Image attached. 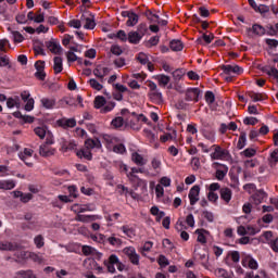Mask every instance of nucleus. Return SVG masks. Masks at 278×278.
<instances>
[{
	"label": "nucleus",
	"instance_id": "obj_14",
	"mask_svg": "<svg viewBox=\"0 0 278 278\" xmlns=\"http://www.w3.org/2000/svg\"><path fill=\"white\" fill-rule=\"evenodd\" d=\"M31 155H34V150H31L29 148H25L23 152L18 153L20 160H22V162L25 163L26 166H29V168H31V166H34V163L27 162V157H31Z\"/></svg>",
	"mask_w": 278,
	"mask_h": 278
},
{
	"label": "nucleus",
	"instance_id": "obj_26",
	"mask_svg": "<svg viewBox=\"0 0 278 278\" xmlns=\"http://www.w3.org/2000/svg\"><path fill=\"white\" fill-rule=\"evenodd\" d=\"M76 155L80 160H83V157H84V160H88V162L92 161V152H90L89 149H87V150H84V149L78 150V151H76Z\"/></svg>",
	"mask_w": 278,
	"mask_h": 278
},
{
	"label": "nucleus",
	"instance_id": "obj_49",
	"mask_svg": "<svg viewBox=\"0 0 278 278\" xmlns=\"http://www.w3.org/2000/svg\"><path fill=\"white\" fill-rule=\"evenodd\" d=\"M89 85H90V87H91L93 90H98V91L103 90V85H101L100 83H98V80L94 79V78L89 79Z\"/></svg>",
	"mask_w": 278,
	"mask_h": 278
},
{
	"label": "nucleus",
	"instance_id": "obj_19",
	"mask_svg": "<svg viewBox=\"0 0 278 278\" xmlns=\"http://www.w3.org/2000/svg\"><path fill=\"white\" fill-rule=\"evenodd\" d=\"M219 194H220V199L225 201V203H229L231 201V197L233 192L231 191V189L225 187L219 189Z\"/></svg>",
	"mask_w": 278,
	"mask_h": 278
},
{
	"label": "nucleus",
	"instance_id": "obj_58",
	"mask_svg": "<svg viewBox=\"0 0 278 278\" xmlns=\"http://www.w3.org/2000/svg\"><path fill=\"white\" fill-rule=\"evenodd\" d=\"M68 27H74V29H81V18L80 20H71L68 22Z\"/></svg>",
	"mask_w": 278,
	"mask_h": 278
},
{
	"label": "nucleus",
	"instance_id": "obj_24",
	"mask_svg": "<svg viewBox=\"0 0 278 278\" xmlns=\"http://www.w3.org/2000/svg\"><path fill=\"white\" fill-rule=\"evenodd\" d=\"M248 97H250V99H252V101H254L255 103H257V101H266V99H268L266 93H257L254 91L248 92Z\"/></svg>",
	"mask_w": 278,
	"mask_h": 278
},
{
	"label": "nucleus",
	"instance_id": "obj_22",
	"mask_svg": "<svg viewBox=\"0 0 278 278\" xmlns=\"http://www.w3.org/2000/svg\"><path fill=\"white\" fill-rule=\"evenodd\" d=\"M86 149H101V141L99 139H86L85 141Z\"/></svg>",
	"mask_w": 278,
	"mask_h": 278
},
{
	"label": "nucleus",
	"instance_id": "obj_35",
	"mask_svg": "<svg viewBox=\"0 0 278 278\" xmlns=\"http://www.w3.org/2000/svg\"><path fill=\"white\" fill-rule=\"evenodd\" d=\"M106 242L111 244V247H121V244H123V240L116 237V235L106 238Z\"/></svg>",
	"mask_w": 278,
	"mask_h": 278
},
{
	"label": "nucleus",
	"instance_id": "obj_31",
	"mask_svg": "<svg viewBox=\"0 0 278 278\" xmlns=\"http://www.w3.org/2000/svg\"><path fill=\"white\" fill-rule=\"evenodd\" d=\"M262 71L268 75V77H274V79H278V70L271 66H264Z\"/></svg>",
	"mask_w": 278,
	"mask_h": 278
},
{
	"label": "nucleus",
	"instance_id": "obj_36",
	"mask_svg": "<svg viewBox=\"0 0 278 278\" xmlns=\"http://www.w3.org/2000/svg\"><path fill=\"white\" fill-rule=\"evenodd\" d=\"M138 21H140V17L138 14L132 12V14L128 17L126 25L127 27H135V25H138Z\"/></svg>",
	"mask_w": 278,
	"mask_h": 278
},
{
	"label": "nucleus",
	"instance_id": "obj_62",
	"mask_svg": "<svg viewBox=\"0 0 278 278\" xmlns=\"http://www.w3.org/2000/svg\"><path fill=\"white\" fill-rule=\"evenodd\" d=\"M21 249V248H20ZM15 250V256L17 257V260H27V252L24 250Z\"/></svg>",
	"mask_w": 278,
	"mask_h": 278
},
{
	"label": "nucleus",
	"instance_id": "obj_48",
	"mask_svg": "<svg viewBox=\"0 0 278 278\" xmlns=\"http://www.w3.org/2000/svg\"><path fill=\"white\" fill-rule=\"evenodd\" d=\"M257 154V150L253 148H247L243 152H241V155H244V157H255Z\"/></svg>",
	"mask_w": 278,
	"mask_h": 278
},
{
	"label": "nucleus",
	"instance_id": "obj_40",
	"mask_svg": "<svg viewBox=\"0 0 278 278\" xmlns=\"http://www.w3.org/2000/svg\"><path fill=\"white\" fill-rule=\"evenodd\" d=\"M136 31L141 38H144V36H147V33L149 31V26L147 25V23H141L138 25Z\"/></svg>",
	"mask_w": 278,
	"mask_h": 278
},
{
	"label": "nucleus",
	"instance_id": "obj_21",
	"mask_svg": "<svg viewBox=\"0 0 278 278\" xmlns=\"http://www.w3.org/2000/svg\"><path fill=\"white\" fill-rule=\"evenodd\" d=\"M127 238H136V228H134L131 225H124L119 228Z\"/></svg>",
	"mask_w": 278,
	"mask_h": 278
},
{
	"label": "nucleus",
	"instance_id": "obj_37",
	"mask_svg": "<svg viewBox=\"0 0 278 278\" xmlns=\"http://www.w3.org/2000/svg\"><path fill=\"white\" fill-rule=\"evenodd\" d=\"M195 233H198V242L201 244L207 243V238H205V233H208L205 229H197Z\"/></svg>",
	"mask_w": 278,
	"mask_h": 278
},
{
	"label": "nucleus",
	"instance_id": "obj_63",
	"mask_svg": "<svg viewBox=\"0 0 278 278\" xmlns=\"http://www.w3.org/2000/svg\"><path fill=\"white\" fill-rule=\"evenodd\" d=\"M113 151H114V153L123 154V153H125V151H127V149L125 148V144L119 143V144L114 146Z\"/></svg>",
	"mask_w": 278,
	"mask_h": 278
},
{
	"label": "nucleus",
	"instance_id": "obj_10",
	"mask_svg": "<svg viewBox=\"0 0 278 278\" xmlns=\"http://www.w3.org/2000/svg\"><path fill=\"white\" fill-rule=\"evenodd\" d=\"M58 125L63 129H73V127H77V119H75L74 117L72 118L63 117L61 119H58Z\"/></svg>",
	"mask_w": 278,
	"mask_h": 278
},
{
	"label": "nucleus",
	"instance_id": "obj_2",
	"mask_svg": "<svg viewBox=\"0 0 278 278\" xmlns=\"http://www.w3.org/2000/svg\"><path fill=\"white\" fill-rule=\"evenodd\" d=\"M138 173H144V167H131L130 172L127 174V178L131 184H135L137 188H147V185H143L144 180L140 179V177L136 175Z\"/></svg>",
	"mask_w": 278,
	"mask_h": 278
},
{
	"label": "nucleus",
	"instance_id": "obj_15",
	"mask_svg": "<svg viewBox=\"0 0 278 278\" xmlns=\"http://www.w3.org/2000/svg\"><path fill=\"white\" fill-rule=\"evenodd\" d=\"M55 148H51L45 143L39 147V155L41 157H51V155H55Z\"/></svg>",
	"mask_w": 278,
	"mask_h": 278
},
{
	"label": "nucleus",
	"instance_id": "obj_61",
	"mask_svg": "<svg viewBox=\"0 0 278 278\" xmlns=\"http://www.w3.org/2000/svg\"><path fill=\"white\" fill-rule=\"evenodd\" d=\"M267 244H269V247H270L271 251H274V253H278V237L276 239L267 242Z\"/></svg>",
	"mask_w": 278,
	"mask_h": 278
},
{
	"label": "nucleus",
	"instance_id": "obj_56",
	"mask_svg": "<svg viewBox=\"0 0 278 278\" xmlns=\"http://www.w3.org/2000/svg\"><path fill=\"white\" fill-rule=\"evenodd\" d=\"M159 83L161 86H168L170 84V78L164 74L159 76Z\"/></svg>",
	"mask_w": 278,
	"mask_h": 278
},
{
	"label": "nucleus",
	"instance_id": "obj_4",
	"mask_svg": "<svg viewBox=\"0 0 278 278\" xmlns=\"http://www.w3.org/2000/svg\"><path fill=\"white\" fill-rule=\"evenodd\" d=\"M124 255H127L129 262L134 264V266L140 265V255L136 252V248L126 247L123 249Z\"/></svg>",
	"mask_w": 278,
	"mask_h": 278
},
{
	"label": "nucleus",
	"instance_id": "obj_13",
	"mask_svg": "<svg viewBox=\"0 0 278 278\" xmlns=\"http://www.w3.org/2000/svg\"><path fill=\"white\" fill-rule=\"evenodd\" d=\"M21 245L16 242L0 241V251H18Z\"/></svg>",
	"mask_w": 278,
	"mask_h": 278
},
{
	"label": "nucleus",
	"instance_id": "obj_32",
	"mask_svg": "<svg viewBox=\"0 0 278 278\" xmlns=\"http://www.w3.org/2000/svg\"><path fill=\"white\" fill-rule=\"evenodd\" d=\"M149 98L151 99V101H154V103H162L163 101L162 93L159 89H156L155 91H150Z\"/></svg>",
	"mask_w": 278,
	"mask_h": 278
},
{
	"label": "nucleus",
	"instance_id": "obj_44",
	"mask_svg": "<svg viewBox=\"0 0 278 278\" xmlns=\"http://www.w3.org/2000/svg\"><path fill=\"white\" fill-rule=\"evenodd\" d=\"M157 264H159V266H161V268H166V266H168L170 264V262L168 261V258L166 256H164V254H161L157 257Z\"/></svg>",
	"mask_w": 278,
	"mask_h": 278
},
{
	"label": "nucleus",
	"instance_id": "obj_45",
	"mask_svg": "<svg viewBox=\"0 0 278 278\" xmlns=\"http://www.w3.org/2000/svg\"><path fill=\"white\" fill-rule=\"evenodd\" d=\"M83 254L88 255H94L97 253V249L90 247V245H83L81 247Z\"/></svg>",
	"mask_w": 278,
	"mask_h": 278
},
{
	"label": "nucleus",
	"instance_id": "obj_6",
	"mask_svg": "<svg viewBox=\"0 0 278 278\" xmlns=\"http://www.w3.org/2000/svg\"><path fill=\"white\" fill-rule=\"evenodd\" d=\"M213 166H214V168H217L215 172L216 180L223 181V179H225V177H227V173H229V167L227 165L218 163V162L213 163Z\"/></svg>",
	"mask_w": 278,
	"mask_h": 278
},
{
	"label": "nucleus",
	"instance_id": "obj_30",
	"mask_svg": "<svg viewBox=\"0 0 278 278\" xmlns=\"http://www.w3.org/2000/svg\"><path fill=\"white\" fill-rule=\"evenodd\" d=\"M169 49H172V51H184V42H181V40L179 39H173L169 42Z\"/></svg>",
	"mask_w": 278,
	"mask_h": 278
},
{
	"label": "nucleus",
	"instance_id": "obj_64",
	"mask_svg": "<svg viewBox=\"0 0 278 278\" xmlns=\"http://www.w3.org/2000/svg\"><path fill=\"white\" fill-rule=\"evenodd\" d=\"M12 36L15 42H23V40H25V37H23V35L18 33V30L13 31Z\"/></svg>",
	"mask_w": 278,
	"mask_h": 278
},
{
	"label": "nucleus",
	"instance_id": "obj_8",
	"mask_svg": "<svg viewBox=\"0 0 278 278\" xmlns=\"http://www.w3.org/2000/svg\"><path fill=\"white\" fill-rule=\"evenodd\" d=\"M225 75H242L244 70L238 65H222L220 66Z\"/></svg>",
	"mask_w": 278,
	"mask_h": 278
},
{
	"label": "nucleus",
	"instance_id": "obj_59",
	"mask_svg": "<svg viewBox=\"0 0 278 278\" xmlns=\"http://www.w3.org/2000/svg\"><path fill=\"white\" fill-rule=\"evenodd\" d=\"M266 45L268 46L269 49H277L278 47V40L277 39H270L267 38L265 39Z\"/></svg>",
	"mask_w": 278,
	"mask_h": 278
},
{
	"label": "nucleus",
	"instance_id": "obj_54",
	"mask_svg": "<svg viewBox=\"0 0 278 278\" xmlns=\"http://www.w3.org/2000/svg\"><path fill=\"white\" fill-rule=\"evenodd\" d=\"M256 12L262 15L268 14V12H270V7L266 4H260L258 8L256 9Z\"/></svg>",
	"mask_w": 278,
	"mask_h": 278
},
{
	"label": "nucleus",
	"instance_id": "obj_51",
	"mask_svg": "<svg viewBox=\"0 0 278 278\" xmlns=\"http://www.w3.org/2000/svg\"><path fill=\"white\" fill-rule=\"evenodd\" d=\"M116 108L115 102H109L108 104H104V106L101 109L102 114H108V112H112Z\"/></svg>",
	"mask_w": 278,
	"mask_h": 278
},
{
	"label": "nucleus",
	"instance_id": "obj_41",
	"mask_svg": "<svg viewBox=\"0 0 278 278\" xmlns=\"http://www.w3.org/2000/svg\"><path fill=\"white\" fill-rule=\"evenodd\" d=\"M136 60L137 62H139V64H142L143 66L149 64V55H147V53L144 52H139L136 55Z\"/></svg>",
	"mask_w": 278,
	"mask_h": 278
},
{
	"label": "nucleus",
	"instance_id": "obj_11",
	"mask_svg": "<svg viewBox=\"0 0 278 278\" xmlns=\"http://www.w3.org/2000/svg\"><path fill=\"white\" fill-rule=\"evenodd\" d=\"M46 47L54 55H62V46H60V42L55 40L46 41Z\"/></svg>",
	"mask_w": 278,
	"mask_h": 278
},
{
	"label": "nucleus",
	"instance_id": "obj_50",
	"mask_svg": "<svg viewBox=\"0 0 278 278\" xmlns=\"http://www.w3.org/2000/svg\"><path fill=\"white\" fill-rule=\"evenodd\" d=\"M204 99H205L206 103H208V105H212V103H214V101H216V96H214V92H212V91H206L204 94Z\"/></svg>",
	"mask_w": 278,
	"mask_h": 278
},
{
	"label": "nucleus",
	"instance_id": "obj_18",
	"mask_svg": "<svg viewBox=\"0 0 278 278\" xmlns=\"http://www.w3.org/2000/svg\"><path fill=\"white\" fill-rule=\"evenodd\" d=\"M93 75L103 81V78L106 77V75H110V68L99 65L93 70Z\"/></svg>",
	"mask_w": 278,
	"mask_h": 278
},
{
	"label": "nucleus",
	"instance_id": "obj_28",
	"mask_svg": "<svg viewBox=\"0 0 278 278\" xmlns=\"http://www.w3.org/2000/svg\"><path fill=\"white\" fill-rule=\"evenodd\" d=\"M16 182L14 180H0V190H14Z\"/></svg>",
	"mask_w": 278,
	"mask_h": 278
},
{
	"label": "nucleus",
	"instance_id": "obj_7",
	"mask_svg": "<svg viewBox=\"0 0 278 278\" xmlns=\"http://www.w3.org/2000/svg\"><path fill=\"white\" fill-rule=\"evenodd\" d=\"M200 96H201V89L190 87L186 90L185 100L194 101V103H199Z\"/></svg>",
	"mask_w": 278,
	"mask_h": 278
},
{
	"label": "nucleus",
	"instance_id": "obj_20",
	"mask_svg": "<svg viewBox=\"0 0 278 278\" xmlns=\"http://www.w3.org/2000/svg\"><path fill=\"white\" fill-rule=\"evenodd\" d=\"M140 40H142V37L137 30H131L128 33V42H130V45H140Z\"/></svg>",
	"mask_w": 278,
	"mask_h": 278
},
{
	"label": "nucleus",
	"instance_id": "obj_25",
	"mask_svg": "<svg viewBox=\"0 0 278 278\" xmlns=\"http://www.w3.org/2000/svg\"><path fill=\"white\" fill-rule=\"evenodd\" d=\"M40 102L46 110H53L55 108V99L53 98H42Z\"/></svg>",
	"mask_w": 278,
	"mask_h": 278
},
{
	"label": "nucleus",
	"instance_id": "obj_52",
	"mask_svg": "<svg viewBox=\"0 0 278 278\" xmlns=\"http://www.w3.org/2000/svg\"><path fill=\"white\" fill-rule=\"evenodd\" d=\"M34 131L41 140L47 136V129L45 127H36Z\"/></svg>",
	"mask_w": 278,
	"mask_h": 278
},
{
	"label": "nucleus",
	"instance_id": "obj_27",
	"mask_svg": "<svg viewBox=\"0 0 278 278\" xmlns=\"http://www.w3.org/2000/svg\"><path fill=\"white\" fill-rule=\"evenodd\" d=\"M131 160L137 166H144L147 164V160L138 152L132 153Z\"/></svg>",
	"mask_w": 278,
	"mask_h": 278
},
{
	"label": "nucleus",
	"instance_id": "obj_55",
	"mask_svg": "<svg viewBox=\"0 0 278 278\" xmlns=\"http://www.w3.org/2000/svg\"><path fill=\"white\" fill-rule=\"evenodd\" d=\"M115 38H118V40H121L122 42H127L128 40V36L125 30H118L115 35Z\"/></svg>",
	"mask_w": 278,
	"mask_h": 278
},
{
	"label": "nucleus",
	"instance_id": "obj_17",
	"mask_svg": "<svg viewBox=\"0 0 278 278\" xmlns=\"http://www.w3.org/2000/svg\"><path fill=\"white\" fill-rule=\"evenodd\" d=\"M252 199L255 205H260V203H264L266 199H268V194L264 190H257L253 195Z\"/></svg>",
	"mask_w": 278,
	"mask_h": 278
},
{
	"label": "nucleus",
	"instance_id": "obj_23",
	"mask_svg": "<svg viewBox=\"0 0 278 278\" xmlns=\"http://www.w3.org/2000/svg\"><path fill=\"white\" fill-rule=\"evenodd\" d=\"M25 220L28 223L24 226L26 229H36L37 222L34 219V215L31 213H26L24 215Z\"/></svg>",
	"mask_w": 278,
	"mask_h": 278
},
{
	"label": "nucleus",
	"instance_id": "obj_33",
	"mask_svg": "<svg viewBox=\"0 0 278 278\" xmlns=\"http://www.w3.org/2000/svg\"><path fill=\"white\" fill-rule=\"evenodd\" d=\"M94 108L96 110H103V108L105 106V103H108V101L105 100V98L103 96H98L94 98Z\"/></svg>",
	"mask_w": 278,
	"mask_h": 278
},
{
	"label": "nucleus",
	"instance_id": "obj_9",
	"mask_svg": "<svg viewBox=\"0 0 278 278\" xmlns=\"http://www.w3.org/2000/svg\"><path fill=\"white\" fill-rule=\"evenodd\" d=\"M61 151H62V153H68V151H78L77 142H75V140L62 139Z\"/></svg>",
	"mask_w": 278,
	"mask_h": 278
},
{
	"label": "nucleus",
	"instance_id": "obj_12",
	"mask_svg": "<svg viewBox=\"0 0 278 278\" xmlns=\"http://www.w3.org/2000/svg\"><path fill=\"white\" fill-rule=\"evenodd\" d=\"M201 192V187L194 185L189 191L190 205H197L199 201V193Z\"/></svg>",
	"mask_w": 278,
	"mask_h": 278
},
{
	"label": "nucleus",
	"instance_id": "obj_47",
	"mask_svg": "<svg viewBox=\"0 0 278 278\" xmlns=\"http://www.w3.org/2000/svg\"><path fill=\"white\" fill-rule=\"evenodd\" d=\"M111 125L115 127V129H118L125 125V119L123 117H115L112 122Z\"/></svg>",
	"mask_w": 278,
	"mask_h": 278
},
{
	"label": "nucleus",
	"instance_id": "obj_29",
	"mask_svg": "<svg viewBox=\"0 0 278 278\" xmlns=\"http://www.w3.org/2000/svg\"><path fill=\"white\" fill-rule=\"evenodd\" d=\"M76 220L78 223H92V222L97 220V216L96 215H81V214H77L76 215Z\"/></svg>",
	"mask_w": 278,
	"mask_h": 278
},
{
	"label": "nucleus",
	"instance_id": "obj_53",
	"mask_svg": "<svg viewBox=\"0 0 278 278\" xmlns=\"http://www.w3.org/2000/svg\"><path fill=\"white\" fill-rule=\"evenodd\" d=\"M265 34L266 36H277V30L273 24H268L265 27Z\"/></svg>",
	"mask_w": 278,
	"mask_h": 278
},
{
	"label": "nucleus",
	"instance_id": "obj_39",
	"mask_svg": "<svg viewBox=\"0 0 278 278\" xmlns=\"http://www.w3.org/2000/svg\"><path fill=\"white\" fill-rule=\"evenodd\" d=\"M252 31L256 36H265L266 35V28L260 24H254L252 26Z\"/></svg>",
	"mask_w": 278,
	"mask_h": 278
},
{
	"label": "nucleus",
	"instance_id": "obj_60",
	"mask_svg": "<svg viewBox=\"0 0 278 278\" xmlns=\"http://www.w3.org/2000/svg\"><path fill=\"white\" fill-rule=\"evenodd\" d=\"M203 218H205L208 223H214V213L208 212V211H203L202 212Z\"/></svg>",
	"mask_w": 278,
	"mask_h": 278
},
{
	"label": "nucleus",
	"instance_id": "obj_34",
	"mask_svg": "<svg viewBox=\"0 0 278 278\" xmlns=\"http://www.w3.org/2000/svg\"><path fill=\"white\" fill-rule=\"evenodd\" d=\"M53 62H54L53 71L55 75H59V73L63 71L62 58L54 56Z\"/></svg>",
	"mask_w": 278,
	"mask_h": 278
},
{
	"label": "nucleus",
	"instance_id": "obj_5",
	"mask_svg": "<svg viewBox=\"0 0 278 278\" xmlns=\"http://www.w3.org/2000/svg\"><path fill=\"white\" fill-rule=\"evenodd\" d=\"M81 23H85V29H94L97 27V22L94 21V14L90 12L83 13L80 15Z\"/></svg>",
	"mask_w": 278,
	"mask_h": 278
},
{
	"label": "nucleus",
	"instance_id": "obj_43",
	"mask_svg": "<svg viewBox=\"0 0 278 278\" xmlns=\"http://www.w3.org/2000/svg\"><path fill=\"white\" fill-rule=\"evenodd\" d=\"M144 16H147L148 21H150L151 23H156V21H160V15L153 13V11L151 10H147L144 12Z\"/></svg>",
	"mask_w": 278,
	"mask_h": 278
},
{
	"label": "nucleus",
	"instance_id": "obj_42",
	"mask_svg": "<svg viewBox=\"0 0 278 278\" xmlns=\"http://www.w3.org/2000/svg\"><path fill=\"white\" fill-rule=\"evenodd\" d=\"M244 147H247V132H241L239 136L237 148L239 150H242V149H244Z\"/></svg>",
	"mask_w": 278,
	"mask_h": 278
},
{
	"label": "nucleus",
	"instance_id": "obj_38",
	"mask_svg": "<svg viewBox=\"0 0 278 278\" xmlns=\"http://www.w3.org/2000/svg\"><path fill=\"white\" fill-rule=\"evenodd\" d=\"M16 277H22V278H36L34 275V270L27 269V270H18L15 273Z\"/></svg>",
	"mask_w": 278,
	"mask_h": 278
},
{
	"label": "nucleus",
	"instance_id": "obj_16",
	"mask_svg": "<svg viewBox=\"0 0 278 278\" xmlns=\"http://www.w3.org/2000/svg\"><path fill=\"white\" fill-rule=\"evenodd\" d=\"M242 266H244V267L249 266V268H251L252 270H257V268H258L257 261L255 258H253V256H251V255H245L242 258Z\"/></svg>",
	"mask_w": 278,
	"mask_h": 278
},
{
	"label": "nucleus",
	"instance_id": "obj_3",
	"mask_svg": "<svg viewBox=\"0 0 278 278\" xmlns=\"http://www.w3.org/2000/svg\"><path fill=\"white\" fill-rule=\"evenodd\" d=\"M211 149H214V152L211 153V160H228L231 157L229 150L223 149L218 144H213Z\"/></svg>",
	"mask_w": 278,
	"mask_h": 278
},
{
	"label": "nucleus",
	"instance_id": "obj_46",
	"mask_svg": "<svg viewBox=\"0 0 278 278\" xmlns=\"http://www.w3.org/2000/svg\"><path fill=\"white\" fill-rule=\"evenodd\" d=\"M34 242L37 249H42V247H45V237L38 235L35 237Z\"/></svg>",
	"mask_w": 278,
	"mask_h": 278
},
{
	"label": "nucleus",
	"instance_id": "obj_57",
	"mask_svg": "<svg viewBox=\"0 0 278 278\" xmlns=\"http://www.w3.org/2000/svg\"><path fill=\"white\" fill-rule=\"evenodd\" d=\"M111 53L113 55H123V48H121L118 45H113L111 47Z\"/></svg>",
	"mask_w": 278,
	"mask_h": 278
},
{
	"label": "nucleus",
	"instance_id": "obj_1",
	"mask_svg": "<svg viewBox=\"0 0 278 278\" xmlns=\"http://www.w3.org/2000/svg\"><path fill=\"white\" fill-rule=\"evenodd\" d=\"M103 264L108 268V271L112 275L116 273V268L117 270H119V273H123V270H125V264L121 262V258H118L116 254H111L108 260H104Z\"/></svg>",
	"mask_w": 278,
	"mask_h": 278
}]
</instances>
